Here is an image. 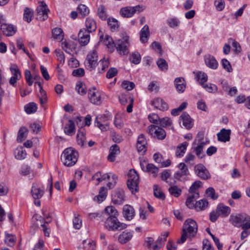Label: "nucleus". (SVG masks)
I'll list each match as a JSON object with an SVG mask.
<instances>
[{
	"instance_id": "1",
	"label": "nucleus",
	"mask_w": 250,
	"mask_h": 250,
	"mask_svg": "<svg viewBox=\"0 0 250 250\" xmlns=\"http://www.w3.org/2000/svg\"><path fill=\"white\" fill-rule=\"evenodd\" d=\"M198 231L197 223L193 219L189 218L184 222L182 230V235L179 240L177 241L178 244H183L188 238L192 239L194 237Z\"/></svg>"
},
{
	"instance_id": "2",
	"label": "nucleus",
	"mask_w": 250,
	"mask_h": 250,
	"mask_svg": "<svg viewBox=\"0 0 250 250\" xmlns=\"http://www.w3.org/2000/svg\"><path fill=\"white\" fill-rule=\"evenodd\" d=\"M79 153L73 147H68L64 150L61 160L64 166L68 167L74 166L78 161Z\"/></svg>"
},
{
	"instance_id": "3",
	"label": "nucleus",
	"mask_w": 250,
	"mask_h": 250,
	"mask_svg": "<svg viewBox=\"0 0 250 250\" xmlns=\"http://www.w3.org/2000/svg\"><path fill=\"white\" fill-rule=\"evenodd\" d=\"M126 227L127 225L120 222L117 217H108L104 222V227L109 231L120 230Z\"/></svg>"
},
{
	"instance_id": "4",
	"label": "nucleus",
	"mask_w": 250,
	"mask_h": 250,
	"mask_svg": "<svg viewBox=\"0 0 250 250\" xmlns=\"http://www.w3.org/2000/svg\"><path fill=\"white\" fill-rule=\"evenodd\" d=\"M31 193L32 197L34 199V204L38 207L41 206L40 199L42 198L44 193V187L37 183H33L31 188Z\"/></svg>"
},
{
	"instance_id": "5",
	"label": "nucleus",
	"mask_w": 250,
	"mask_h": 250,
	"mask_svg": "<svg viewBox=\"0 0 250 250\" xmlns=\"http://www.w3.org/2000/svg\"><path fill=\"white\" fill-rule=\"evenodd\" d=\"M139 183V177L134 169L129 171V176L127 181V186L132 193H135L138 191Z\"/></svg>"
},
{
	"instance_id": "6",
	"label": "nucleus",
	"mask_w": 250,
	"mask_h": 250,
	"mask_svg": "<svg viewBox=\"0 0 250 250\" xmlns=\"http://www.w3.org/2000/svg\"><path fill=\"white\" fill-rule=\"evenodd\" d=\"M229 221L234 227L240 228L243 223L250 221V217L243 213L232 214L230 216Z\"/></svg>"
},
{
	"instance_id": "7",
	"label": "nucleus",
	"mask_w": 250,
	"mask_h": 250,
	"mask_svg": "<svg viewBox=\"0 0 250 250\" xmlns=\"http://www.w3.org/2000/svg\"><path fill=\"white\" fill-rule=\"evenodd\" d=\"M104 97V93L99 91L95 87L89 89L88 92V97L90 102L95 105H100L102 103Z\"/></svg>"
},
{
	"instance_id": "8",
	"label": "nucleus",
	"mask_w": 250,
	"mask_h": 250,
	"mask_svg": "<svg viewBox=\"0 0 250 250\" xmlns=\"http://www.w3.org/2000/svg\"><path fill=\"white\" fill-rule=\"evenodd\" d=\"M98 60L97 52L95 50L90 51L87 54L84 61L85 68L89 71L95 69L98 64Z\"/></svg>"
},
{
	"instance_id": "9",
	"label": "nucleus",
	"mask_w": 250,
	"mask_h": 250,
	"mask_svg": "<svg viewBox=\"0 0 250 250\" xmlns=\"http://www.w3.org/2000/svg\"><path fill=\"white\" fill-rule=\"evenodd\" d=\"M129 37L125 36L122 39L118 40L116 42V48L121 55H126L129 53L128 47L130 45L128 41Z\"/></svg>"
},
{
	"instance_id": "10",
	"label": "nucleus",
	"mask_w": 250,
	"mask_h": 250,
	"mask_svg": "<svg viewBox=\"0 0 250 250\" xmlns=\"http://www.w3.org/2000/svg\"><path fill=\"white\" fill-rule=\"evenodd\" d=\"M194 170L195 174L203 180H208L211 177V175L208 169L202 164H198L195 165Z\"/></svg>"
},
{
	"instance_id": "11",
	"label": "nucleus",
	"mask_w": 250,
	"mask_h": 250,
	"mask_svg": "<svg viewBox=\"0 0 250 250\" xmlns=\"http://www.w3.org/2000/svg\"><path fill=\"white\" fill-rule=\"evenodd\" d=\"M40 4L37 7V19L40 21H44L48 18V12L49 11L46 3L42 1L39 2Z\"/></svg>"
},
{
	"instance_id": "12",
	"label": "nucleus",
	"mask_w": 250,
	"mask_h": 250,
	"mask_svg": "<svg viewBox=\"0 0 250 250\" xmlns=\"http://www.w3.org/2000/svg\"><path fill=\"white\" fill-rule=\"evenodd\" d=\"M108 117L105 115H102L96 118L95 126L99 128L101 131H105L109 129V124L107 123Z\"/></svg>"
},
{
	"instance_id": "13",
	"label": "nucleus",
	"mask_w": 250,
	"mask_h": 250,
	"mask_svg": "<svg viewBox=\"0 0 250 250\" xmlns=\"http://www.w3.org/2000/svg\"><path fill=\"white\" fill-rule=\"evenodd\" d=\"M148 133L159 140L164 139L166 136V133L164 129L155 125L148 126Z\"/></svg>"
},
{
	"instance_id": "14",
	"label": "nucleus",
	"mask_w": 250,
	"mask_h": 250,
	"mask_svg": "<svg viewBox=\"0 0 250 250\" xmlns=\"http://www.w3.org/2000/svg\"><path fill=\"white\" fill-rule=\"evenodd\" d=\"M142 10L139 5L134 7L127 6L122 8L120 11L121 15L125 18L131 17L137 11L141 12Z\"/></svg>"
},
{
	"instance_id": "15",
	"label": "nucleus",
	"mask_w": 250,
	"mask_h": 250,
	"mask_svg": "<svg viewBox=\"0 0 250 250\" xmlns=\"http://www.w3.org/2000/svg\"><path fill=\"white\" fill-rule=\"evenodd\" d=\"M122 214L126 220L131 221L135 215V211L132 206L126 204L123 207Z\"/></svg>"
},
{
	"instance_id": "16",
	"label": "nucleus",
	"mask_w": 250,
	"mask_h": 250,
	"mask_svg": "<svg viewBox=\"0 0 250 250\" xmlns=\"http://www.w3.org/2000/svg\"><path fill=\"white\" fill-rule=\"evenodd\" d=\"M90 32L85 29H81L78 34L79 41L82 46H85L88 44L90 40Z\"/></svg>"
},
{
	"instance_id": "17",
	"label": "nucleus",
	"mask_w": 250,
	"mask_h": 250,
	"mask_svg": "<svg viewBox=\"0 0 250 250\" xmlns=\"http://www.w3.org/2000/svg\"><path fill=\"white\" fill-rule=\"evenodd\" d=\"M125 201V192L123 189H119L115 191L112 195V201L115 204L121 205Z\"/></svg>"
},
{
	"instance_id": "18",
	"label": "nucleus",
	"mask_w": 250,
	"mask_h": 250,
	"mask_svg": "<svg viewBox=\"0 0 250 250\" xmlns=\"http://www.w3.org/2000/svg\"><path fill=\"white\" fill-rule=\"evenodd\" d=\"M147 142L145 135L143 134H140L137 139L136 147L137 150L140 152H145L147 150Z\"/></svg>"
},
{
	"instance_id": "19",
	"label": "nucleus",
	"mask_w": 250,
	"mask_h": 250,
	"mask_svg": "<svg viewBox=\"0 0 250 250\" xmlns=\"http://www.w3.org/2000/svg\"><path fill=\"white\" fill-rule=\"evenodd\" d=\"M231 130L222 128L220 132L217 134L218 140L221 142L226 143L230 140Z\"/></svg>"
},
{
	"instance_id": "20",
	"label": "nucleus",
	"mask_w": 250,
	"mask_h": 250,
	"mask_svg": "<svg viewBox=\"0 0 250 250\" xmlns=\"http://www.w3.org/2000/svg\"><path fill=\"white\" fill-rule=\"evenodd\" d=\"M0 30L7 36L14 35L17 31L16 27L11 24H2L0 25Z\"/></svg>"
},
{
	"instance_id": "21",
	"label": "nucleus",
	"mask_w": 250,
	"mask_h": 250,
	"mask_svg": "<svg viewBox=\"0 0 250 250\" xmlns=\"http://www.w3.org/2000/svg\"><path fill=\"white\" fill-rule=\"evenodd\" d=\"M152 105L156 108L160 110H167L168 106V104L161 98H157L154 99L151 102Z\"/></svg>"
},
{
	"instance_id": "22",
	"label": "nucleus",
	"mask_w": 250,
	"mask_h": 250,
	"mask_svg": "<svg viewBox=\"0 0 250 250\" xmlns=\"http://www.w3.org/2000/svg\"><path fill=\"white\" fill-rule=\"evenodd\" d=\"M205 62L206 65L212 69H216L218 66V63L215 57L210 55L205 57Z\"/></svg>"
},
{
	"instance_id": "23",
	"label": "nucleus",
	"mask_w": 250,
	"mask_h": 250,
	"mask_svg": "<svg viewBox=\"0 0 250 250\" xmlns=\"http://www.w3.org/2000/svg\"><path fill=\"white\" fill-rule=\"evenodd\" d=\"M174 83L175 88L179 93H183L185 91L186 87V83L183 77L175 78Z\"/></svg>"
},
{
	"instance_id": "24",
	"label": "nucleus",
	"mask_w": 250,
	"mask_h": 250,
	"mask_svg": "<svg viewBox=\"0 0 250 250\" xmlns=\"http://www.w3.org/2000/svg\"><path fill=\"white\" fill-rule=\"evenodd\" d=\"M216 210L218 212L220 216L222 217H227L231 212L230 208L223 204H219L216 208Z\"/></svg>"
},
{
	"instance_id": "25",
	"label": "nucleus",
	"mask_w": 250,
	"mask_h": 250,
	"mask_svg": "<svg viewBox=\"0 0 250 250\" xmlns=\"http://www.w3.org/2000/svg\"><path fill=\"white\" fill-rule=\"evenodd\" d=\"M179 121H182L183 125L188 129H190L193 124L189 115L186 112L183 113L180 117Z\"/></svg>"
},
{
	"instance_id": "26",
	"label": "nucleus",
	"mask_w": 250,
	"mask_h": 250,
	"mask_svg": "<svg viewBox=\"0 0 250 250\" xmlns=\"http://www.w3.org/2000/svg\"><path fill=\"white\" fill-rule=\"evenodd\" d=\"M120 152V147L117 145H113L109 149V154L107 157L108 160L110 162H114L117 155Z\"/></svg>"
},
{
	"instance_id": "27",
	"label": "nucleus",
	"mask_w": 250,
	"mask_h": 250,
	"mask_svg": "<svg viewBox=\"0 0 250 250\" xmlns=\"http://www.w3.org/2000/svg\"><path fill=\"white\" fill-rule=\"evenodd\" d=\"M132 236V232L125 230L119 235L118 240L120 243L124 244L130 240Z\"/></svg>"
},
{
	"instance_id": "28",
	"label": "nucleus",
	"mask_w": 250,
	"mask_h": 250,
	"mask_svg": "<svg viewBox=\"0 0 250 250\" xmlns=\"http://www.w3.org/2000/svg\"><path fill=\"white\" fill-rule=\"evenodd\" d=\"M85 29L89 32L95 31L97 29V23L96 21L92 18L88 17L86 19L85 21Z\"/></svg>"
},
{
	"instance_id": "29",
	"label": "nucleus",
	"mask_w": 250,
	"mask_h": 250,
	"mask_svg": "<svg viewBox=\"0 0 250 250\" xmlns=\"http://www.w3.org/2000/svg\"><path fill=\"white\" fill-rule=\"evenodd\" d=\"M188 170L186 169L185 171L178 170L174 173V177L179 181L185 182L188 180Z\"/></svg>"
},
{
	"instance_id": "30",
	"label": "nucleus",
	"mask_w": 250,
	"mask_h": 250,
	"mask_svg": "<svg viewBox=\"0 0 250 250\" xmlns=\"http://www.w3.org/2000/svg\"><path fill=\"white\" fill-rule=\"evenodd\" d=\"M149 37V27L145 25L141 30L140 32V39L142 42L146 43L147 42Z\"/></svg>"
},
{
	"instance_id": "31",
	"label": "nucleus",
	"mask_w": 250,
	"mask_h": 250,
	"mask_svg": "<svg viewBox=\"0 0 250 250\" xmlns=\"http://www.w3.org/2000/svg\"><path fill=\"white\" fill-rule=\"evenodd\" d=\"M188 143L184 142L177 146L175 155L177 157H182L185 154Z\"/></svg>"
},
{
	"instance_id": "32",
	"label": "nucleus",
	"mask_w": 250,
	"mask_h": 250,
	"mask_svg": "<svg viewBox=\"0 0 250 250\" xmlns=\"http://www.w3.org/2000/svg\"><path fill=\"white\" fill-rule=\"evenodd\" d=\"M104 44L107 46L108 50L110 52L114 51L115 47H116V43H115L112 38L106 35L104 40Z\"/></svg>"
},
{
	"instance_id": "33",
	"label": "nucleus",
	"mask_w": 250,
	"mask_h": 250,
	"mask_svg": "<svg viewBox=\"0 0 250 250\" xmlns=\"http://www.w3.org/2000/svg\"><path fill=\"white\" fill-rule=\"evenodd\" d=\"M107 189L106 188L102 187L100 188L99 194L94 197V200L97 201L98 202L104 201L107 196Z\"/></svg>"
},
{
	"instance_id": "34",
	"label": "nucleus",
	"mask_w": 250,
	"mask_h": 250,
	"mask_svg": "<svg viewBox=\"0 0 250 250\" xmlns=\"http://www.w3.org/2000/svg\"><path fill=\"white\" fill-rule=\"evenodd\" d=\"M77 144L83 146L85 144V136L84 129L82 128L79 130L77 135Z\"/></svg>"
},
{
	"instance_id": "35",
	"label": "nucleus",
	"mask_w": 250,
	"mask_h": 250,
	"mask_svg": "<svg viewBox=\"0 0 250 250\" xmlns=\"http://www.w3.org/2000/svg\"><path fill=\"white\" fill-rule=\"evenodd\" d=\"M52 37L54 40L62 41L63 40L64 35L62 29L60 28H55L52 31Z\"/></svg>"
},
{
	"instance_id": "36",
	"label": "nucleus",
	"mask_w": 250,
	"mask_h": 250,
	"mask_svg": "<svg viewBox=\"0 0 250 250\" xmlns=\"http://www.w3.org/2000/svg\"><path fill=\"white\" fill-rule=\"evenodd\" d=\"M82 248L85 250H95L96 247L95 242L90 240H85L83 241Z\"/></svg>"
},
{
	"instance_id": "37",
	"label": "nucleus",
	"mask_w": 250,
	"mask_h": 250,
	"mask_svg": "<svg viewBox=\"0 0 250 250\" xmlns=\"http://www.w3.org/2000/svg\"><path fill=\"white\" fill-rule=\"evenodd\" d=\"M15 157L17 160L24 159L26 156V152L22 147H18L15 151Z\"/></svg>"
},
{
	"instance_id": "38",
	"label": "nucleus",
	"mask_w": 250,
	"mask_h": 250,
	"mask_svg": "<svg viewBox=\"0 0 250 250\" xmlns=\"http://www.w3.org/2000/svg\"><path fill=\"white\" fill-rule=\"evenodd\" d=\"M64 131L66 134L68 135H72L75 133V125L72 121L70 120L69 124L65 125Z\"/></svg>"
},
{
	"instance_id": "39",
	"label": "nucleus",
	"mask_w": 250,
	"mask_h": 250,
	"mask_svg": "<svg viewBox=\"0 0 250 250\" xmlns=\"http://www.w3.org/2000/svg\"><path fill=\"white\" fill-rule=\"evenodd\" d=\"M109 62L107 60L103 59L98 62L97 65L98 66V70L99 73H103L105 70L108 68Z\"/></svg>"
},
{
	"instance_id": "40",
	"label": "nucleus",
	"mask_w": 250,
	"mask_h": 250,
	"mask_svg": "<svg viewBox=\"0 0 250 250\" xmlns=\"http://www.w3.org/2000/svg\"><path fill=\"white\" fill-rule=\"evenodd\" d=\"M28 130L25 127H21L19 131L17 140L21 143L26 137Z\"/></svg>"
},
{
	"instance_id": "41",
	"label": "nucleus",
	"mask_w": 250,
	"mask_h": 250,
	"mask_svg": "<svg viewBox=\"0 0 250 250\" xmlns=\"http://www.w3.org/2000/svg\"><path fill=\"white\" fill-rule=\"evenodd\" d=\"M168 25L172 28H176L180 24V21L177 18H169L167 20Z\"/></svg>"
},
{
	"instance_id": "42",
	"label": "nucleus",
	"mask_w": 250,
	"mask_h": 250,
	"mask_svg": "<svg viewBox=\"0 0 250 250\" xmlns=\"http://www.w3.org/2000/svg\"><path fill=\"white\" fill-rule=\"evenodd\" d=\"M75 89L77 92L81 95H84L86 93L85 84L81 82H78L77 83Z\"/></svg>"
},
{
	"instance_id": "43",
	"label": "nucleus",
	"mask_w": 250,
	"mask_h": 250,
	"mask_svg": "<svg viewBox=\"0 0 250 250\" xmlns=\"http://www.w3.org/2000/svg\"><path fill=\"white\" fill-rule=\"evenodd\" d=\"M33 16V11L28 8L25 7L24 9L23 20L28 22H30Z\"/></svg>"
},
{
	"instance_id": "44",
	"label": "nucleus",
	"mask_w": 250,
	"mask_h": 250,
	"mask_svg": "<svg viewBox=\"0 0 250 250\" xmlns=\"http://www.w3.org/2000/svg\"><path fill=\"white\" fill-rule=\"evenodd\" d=\"M10 71L13 75L12 77H15L16 79H21V72L18 66L15 64H12L10 68Z\"/></svg>"
},
{
	"instance_id": "45",
	"label": "nucleus",
	"mask_w": 250,
	"mask_h": 250,
	"mask_svg": "<svg viewBox=\"0 0 250 250\" xmlns=\"http://www.w3.org/2000/svg\"><path fill=\"white\" fill-rule=\"evenodd\" d=\"M105 212L109 216L108 217H118L119 213L117 210L113 206H110L106 207L104 209Z\"/></svg>"
},
{
	"instance_id": "46",
	"label": "nucleus",
	"mask_w": 250,
	"mask_h": 250,
	"mask_svg": "<svg viewBox=\"0 0 250 250\" xmlns=\"http://www.w3.org/2000/svg\"><path fill=\"white\" fill-rule=\"evenodd\" d=\"M77 10L78 13L83 17L86 16L89 13V10L88 8L84 4H80L77 8Z\"/></svg>"
},
{
	"instance_id": "47",
	"label": "nucleus",
	"mask_w": 250,
	"mask_h": 250,
	"mask_svg": "<svg viewBox=\"0 0 250 250\" xmlns=\"http://www.w3.org/2000/svg\"><path fill=\"white\" fill-rule=\"evenodd\" d=\"M129 60L132 63L135 64H137L140 62L141 60V57L138 52H135L132 53L130 55Z\"/></svg>"
},
{
	"instance_id": "48",
	"label": "nucleus",
	"mask_w": 250,
	"mask_h": 250,
	"mask_svg": "<svg viewBox=\"0 0 250 250\" xmlns=\"http://www.w3.org/2000/svg\"><path fill=\"white\" fill-rule=\"evenodd\" d=\"M37 109V104L34 103H29L24 106L25 111L27 114H31L35 112Z\"/></svg>"
},
{
	"instance_id": "49",
	"label": "nucleus",
	"mask_w": 250,
	"mask_h": 250,
	"mask_svg": "<svg viewBox=\"0 0 250 250\" xmlns=\"http://www.w3.org/2000/svg\"><path fill=\"white\" fill-rule=\"evenodd\" d=\"M198 193H196L189 196L186 200V205L190 208H193L194 207V198H198Z\"/></svg>"
},
{
	"instance_id": "50",
	"label": "nucleus",
	"mask_w": 250,
	"mask_h": 250,
	"mask_svg": "<svg viewBox=\"0 0 250 250\" xmlns=\"http://www.w3.org/2000/svg\"><path fill=\"white\" fill-rule=\"evenodd\" d=\"M157 65L159 69L162 71H167L168 69V64L166 61L162 58L159 59L157 62Z\"/></svg>"
},
{
	"instance_id": "51",
	"label": "nucleus",
	"mask_w": 250,
	"mask_h": 250,
	"mask_svg": "<svg viewBox=\"0 0 250 250\" xmlns=\"http://www.w3.org/2000/svg\"><path fill=\"white\" fill-rule=\"evenodd\" d=\"M170 194L175 197H179L181 193L182 190L176 186H172L168 189Z\"/></svg>"
},
{
	"instance_id": "52",
	"label": "nucleus",
	"mask_w": 250,
	"mask_h": 250,
	"mask_svg": "<svg viewBox=\"0 0 250 250\" xmlns=\"http://www.w3.org/2000/svg\"><path fill=\"white\" fill-rule=\"evenodd\" d=\"M4 242L8 246L12 247L15 244L16 239L13 235L6 233Z\"/></svg>"
},
{
	"instance_id": "53",
	"label": "nucleus",
	"mask_w": 250,
	"mask_h": 250,
	"mask_svg": "<svg viewBox=\"0 0 250 250\" xmlns=\"http://www.w3.org/2000/svg\"><path fill=\"white\" fill-rule=\"evenodd\" d=\"M159 171V168L152 164L146 165V172L151 173L154 177L156 176Z\"/></svg>"
},
{
	"instance_id": "54",
	"label": "nucleus",
	"mask_w": 250,
	"mask_h": 250,
	"mask_svg": "<svg viewBox=\"0 0 250 250\" xmlns=\"http://www.w3.org/2000/svg\"><path fill=\"white\" fill-rule=\"evenodd\" d=\"M208 202L206 199H201L196 203L195 208H199L200 210H203L208 207Z\"/></svg>"
},
{
	"instance_id": "55",
	"label": "nucleus",
	"mask_w": 250,
	"mask_h": 250,
	"mask_svg": "<svg viewBox=\"0 0 250 250\" xmlns=\"http://www.w3.org/2000/svg\"><path fill=\"white\" fill-rule=\"evenodd\" d=\"M154 195L156 197L161 200H164L165 198L164 193L162 191L159 187L156 185L154 186Z\"/></svg>"
},
{
	"instance_id": "56",
	"label": "nucleus",
	"mask_w": 250,
	"mask_h": 250,
	"mask_svg": "<svg viewBox=\"0 0 250 250\" xmlns=\"http://www.w3.org/2000/svg\"><path fill=\"white\" fill-rule=\"evenodd\" d=\"M130 99H133V97L129 96L128 94H121L119 96V99L121 104L123 105L126 104L127 103H129Z\"/></svg>"
},
{
	"instance_id": "57",
	"label": "nucleus",
	"mask_w": 250,
	"mask_h": 250,
	"mask_svg": "<svg viewBox=\"0 0 250 250\" xmlns=\"http://www.w3.org/2000/svg\"><path fill=\"white\" fill-rule=\"evenodd\" d=\"M171 174L170 170L166 169L161 173L160 177L162 180L166 181L167 184L171 185L173 183L167 180L168 178L170 177Z\"/></svg>"
},
{
	"instance_id": "58",
	"label": "nucleus",
	"mask_w": 250,
	"mask_h": 250,
	"mask_svg": "<svg viewBox=\"0 0 250 250\" xmlns=\"http://www.w3.org/2000/svg\"><path fill=\"white\" fill-rule=\"evenodd\" d=\"M202 87L205 88L207 91L211 93L215 92L217 91V87L215 84L212 83H202Z\"/></svg>"
},
{
	"instance_id": "59",
	"label": "nucleus",
	"mask_w": 250,
	"mask_h": 250,
	"mask_svg": "<svg viewBox=\"0 0 250 250\" xmlns=\"http://www.w3.org/2000/svg\"><path fill=\"white\" fill-rule=\"evenodd\" d=\"M98 15L102 20H105L107 17L105 8L103 5H100L98 9Z\"/></svg>"
},
{
	"instance_id": "60",
	"label": "nucleus",
	"mask_w": 250,
	"mask_h": 250,
	"mask_svg": "<svg viewBox=\"0 0 250 250\" xmlns=\"http://www.w3.org/2000/svg\"><path fill=\"white\" fill-rule=\"evenodd\" d=\"M231 41L233 51L235 54H238L241 51V47L240 44L232 38L229 39V42Z\"/></svg>"
},
{
	"instance_id": "61",
	"label": "nucleus",
	"mask_w": 250,
	"mask_h": 250,
	"mask_svg": "<svg viewBox=\"0 0 250 250\" xmlns=\"http://www.w3.org/2000/svg\"><path fill=\"white\" fill-rule=\"evenodd\" d=\"M221 63L224 69L228 72L232 71L233 69L229 62L226 59H223L221 60Z\"/></svg>"
},
{
	"instance_id": "62",
	"label": "nucleus",
	"mask_w": 250,
	"mask_h": 250,
	"mask_svg": "<svg viewBox=\"0 0 250 250\" xmlns=\"http://www.w3.org/2000/svg\"><path fill=\"white\" fill-rule=\"evenodd\" d=\"M197 78H198V81H199V83L202 86V83H205L208 80V76L207 75L204 73L202 72H199L197 74Z\"/></svg>"
},
{
	"instance_id": "63",
	"label": "nucleus",
	"mask_w": 250,
	"mask_h": 250,
	"mask_svg": "<svg viewBox=\"0 0 250 250\" xmlns=\"http://www.w3.org/2000/svg\"><path fill=\"white\" fill-rule=\"evenodd\" d=\"M122 86L125 89L130 91L134 88L135 84L131 82L124 81L122 83Z\"/></svg>"
},
{
	"instance_id": "64",
	"label": "nucleus",
	"mask_w": 250,
	"mask_h": 250,
	"mask_svg": "<svg viewBox=\"0 0 250 250\" xmlns=\"http://www.w3.org/2000/svg\"><path fill=\"white\" fill-rule=\"evenodd\" d=\"M214 4L215 6L216 10L218 11H222L225 5L224 0H215Z\"/></svg>"
}]
</instances>
